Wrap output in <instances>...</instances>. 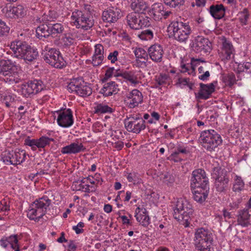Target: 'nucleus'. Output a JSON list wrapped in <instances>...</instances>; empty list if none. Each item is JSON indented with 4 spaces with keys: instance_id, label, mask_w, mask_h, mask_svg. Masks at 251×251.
<instances>
[{
    "instance_id": "obj_32",
    "label": "nucleus",
    "mask_w": 251,
    "mask_h": 251,
    "mask_svg": "<svg viewBox=\"0 0 251 251\" xmlns=\"http://www.w3.org/2000/svg\"><path fill=\"white\" fill-rule=\"evenodd\" d=\"M164 9V7L161 3H154L152 5L151 13L155 21H159L163 18Z\"/></svg>"
},
{
    "instance_id": "obj_6",
    "label": "nucleus",
    "mask_w": 251,
    "mask_h": 251,
    "mask_svg": "<svg viewBox=\"0 0 251 251\" xmlns=\"http://www.w3.org/2000/svg\"><path fill=\"white\" fill-rule=\"evenodd\" d=\"M200 140L202 147L210 152L214 151L222 143L220 135L214 130H204L201 132Z\"/></svg>"
},
{
    "instance_id": "obj_24",
    "label": "nucleus",
    "mask_w": 251,
    "mask_h": 251,
    "mask_svg": "<svg viewBox=\"0 0 251 251\" xmlns=\"http://www.w3.org/2000/svg\"><path fill=\"white\" fill-rule=\"evenodd\" d=\"M237 219L238 225L242 227H248L251 225L250 217L248 208H244L238 211Z\"/></svg>"
},
{
    "instance_id": "obj_18",
    "label": "nucleus",
    "mask_w": 251,
    "mask_h": 251,
    "mask_svg": "<svg viewBox=\"0 0 251 251\" xmlns=\"http://www.w3.org/2000/svg\"><path fill=\"white\" fill-rule=\"evenodd\" d=\"M200 88L198 93H195L196 98L199 100H207L209 99L211 94L215 91V85L214 83L204 84H200Z\"/></svg>"
},
{
    "instance_id": "obj_36",
    "label": "nucleus",
    "mask_w": 251,
    "mask_h": 251,
    "mask_svg": "<svg viewBox=\"0 0 251 251\" xmlns=\"http://www.w3.org/2000/svg\"><path fill=\"white\" fill-rule=\"evenodd\" d=\"M38 55V51L37 49L31 48L29 45V48L26 50L21 59L25 61L31 62L36 59Z\"/></svg>"
},
{
    "instance_id": "obj_4",
    "label": "nucleus",
    "mask_w": 251,
    "mask_h": 251,
    "mask_svg": "<svg viewBox=\"0 0 251 251\" xmlns=\"http://www.w3.org/2000/svg\"><path fill=\"white\" fill-rule=\"evenodd\" d=\"M213 241V235L208 230L200 228L196 231L194 245L198 251H213L211 247Z\"/></svg>"
},
{
    "instance_id": "obj_31",
    "label": "nucleus",
    "mask_w": 251,
    "mask_h": 251,
    "mask_svg": "<svg viewBox=\"0 0 251 251\" xmlns=\"http://www.w3.org/2000/svg\"><path fill=\"white\" fill-rule=\"evenodd\" d=\"M75 42L74 38L70 36H64L59 40H55L54 43L59 48L63 50L68 49L71 46L73 45Z\"/></svg>"
},
{
    "instance_id": "obj_45",
    "label": "nucleus",
    "mask_w": 251,
    "mask_h": 251,
    "mask_svg": "<svg viewBox=\"0 0 251 251\" xmlns=\"http://www.w3.org/2000/svg\"><path fill=\"white\" fill-rule=\"evenodd\" d=\"M127 81L133 86H135L139 83V81L138 80V77L135 73L131 72H126V81Z\"/></svg>"
},
{
    "instance_id": "obj_63",
    "label": "nucleus",
    "mask_w": 251,
    "mask_h": 251,
    "mask_svg": "<svg viewBox=\"0 0 251 251\" xmlns=\"http://www.w3.org/2000/svg\"><path fill=\"white\" fill-rule=\"evenodd\" d=\"M14 100V98L11 96L8 95L4 97L3 102L5 104L7 107L11 106V102Z\"/></svg>"
},
{
    "instance_id": "obj_5",
    "label": "nucleus",
    "mask_w": 251,
    "mask_h": 251,
    "mask_svg": "<svg viewBox=\"0 0 251 251\" xmlns=\"http://www.w3.org/2000/svg\"><path fill=\"white\" fill-rule=\"evenodd\" d=\"M73 25L84 30L90 29L94 25L93 16L89 11L75 10L71 17Z\"/></svg>"
},
{
    "instance_id": "obj_34",
    "label": "nucleus",
    "mask_w": 251,
    "mask_h": 251,
    "mask_svg": "<svg viewBox=\"0 0 251 251\" xmlns=\"http://www.w3.org/2000/svg\"><path fill=\"white\" fill-rule=\"evenodd\" d=\"M130 7L135 13H143L147 8L146 3L140 0H131Z\"/></svg>"
},
{
    "instance_id": "obj_17",
    "label": "nucleus",
    "mask_w": 251,
    "mask_h": 251,
    "mask_svg": "<svg viewBox=\"0 0 251 251\" xmlns=\"http://www.w3.org/2000/svg\"><path fill=\"white\" fill-rule=\"evenodd\" d=\"M44 88V85L41 80L35 79L33 81H28L23 85L22 91L25 93V95H29L35 94L40 92Z\"/></svg>"
},
{
    "instance_id": "obj_8",
    "label": "nucleus",
    "mask_w": 251,
    "mask_h": 251,
    "mask_svg": "<svg viewBox=\"0 0 251 251\" xmlns=\"http://www.w3.org/2000/svg\"><path fill=\"white\" fill-rule=\"evenodd\" d=\"M43 58L47 63L54 68L61 69L65 66L66 62L60 51L54 48L46 49Z\"/></svg>"
},
{
    "instance_id": "obj_41",
    "label": "nucleus",
    "mask_w": 251,
    "mask_h": 251,
    "mask_svg": "<svg viewBox=\"0 0 251 251\" xmlns=\"http://www.w3.org/2000/svg\"><path fill=\"white\" fill-rule=\"evenodd\" d=\"M53 138H49L46 136H42L39 139H37V145L38 148H44L47 146H49L51 142H53Z\"/></svg>"
},
{
    "instance_id": "obj_11",
    "label": "nucleus",
    "mask_w": 251,
    "mask_h": 251,
    "mask_svg": "<svg viewBox=\"0 0 251 251\" xmlns=\"http://www.w3.org/2000/svg\"><path fill=\"white\" fill-rule=\"evenodd\" d=\"M190 47L197 53L210 52L212 50V43L207 38L197 36L192 40Z\"/></svg>"
},
{
    "instance_id": "obj_22",
    "label": "nucleus",
    "mask_w": 251,
    "mask_h": 251,
    "mask_svg": "<svg viewBox=\"0 0 251 251\" xmlns=\"http://www.w3.org/2000/svg\"><path fill=\"white\" fill-rule=\"evenodd\" d=\"M86 148L82 143L77 142L71 143L70 144L62 148L61 152L63 154H75L84 151Z\"/></svg>"
},
{
    "instance_id": "obj_55",
    "label": "nucleus",
    "mask_w": 251,
    "mask_h": 251,
    "mask_svg": "<svg viewBox=\"0 0 251 251\" xmlns=\"http://www.w3.org/2000/svg\"><path fill=\"white\" fill-rule=\"evenodd\" d=\"M151 19L148 17H140L139 16V21L140 22V25H141V28L142 27H147L151 25L150 22Z\"/></svg>"
},
{
    "instance_id": "obj_26",
    "label": "nucleus",
    "mask_w": 251,
    "mask_h": 251,
    "mask_svg": "<svg viewBox=\"0 0 251 251\" xmlns=\"http://www.w3.org/2000/svg\"><path fill=\"white\" fill-rule=\"evenodd\" d=\"M126 21L130 28L133 29H139L141 28L140 25L139 14L135 13H131L126 16Z\"/></svg>"
},
{
    "instance_id": "obj_1",
    "label": "nucleus",
    "mask_w": 251,
    "mask_h": 251,
    "mask_svg": "<svg viewBox=\"0 0 251 251\" xmlns=\"http://www.w3.org/2000/svg\"><path fill=\"white\" fill-rule=\"evenodd\" d=\"M173 209L174 218L183 222L182 224L185 227L188 226L190 224V218L194 212L192 204L186 200L180 199L177 201Z\"/></svg>"
},
{
    "instance_id": "obj_37",
    "label": "nucleus",
    "mask_w": 251,
    "mask_h": 251,
    "mask_svg": "<svg viewBox=\"0 0 251 251\" xmlns=\"http://www.w3.org/2000/svg\"><path fill=\"white\" fill-rule=\"evenodd\" d=\"M58 17V14L55 10H50L42 16V21L46 23H52Z\"/></svg>"
},
{
    "instance_id": "obj_35",
    "label": "nucleus",
    "mask_w": 251,
    "mask_h": 251,
    "mask_svg": "<svg viewBox=\"0 0 251 251\" xmlns=\"http://www.w3.org/2000/svg\"><path fill=\"white\" fill-rule=\"evenodd\" d=\"M134 52L137 62H140L141 64L146 63L148 59L149 54L144 49L140 48L136 49Z\"/></svg>"
},
{
    "instance_id": "obj_46",
    "label": "nucleus",
    "mask_w": 251,
    "mask_h": 251,
    "mask_svg": "<svg viewBox=\"0 0 251 251\" xmlns=\"http://www.w3.org/2000/svg\"><path fill=\"white\" fill-rule=\"evenodd\" d=\"M164 3L172 8L179 7L184 3V0H163Z\"/></svg>"
},
{
    "instance_id": "obj_61",
    "label": "nucleus",
    "mask_w": 251,
    "mask_h": 251,
    "mask_svg": "<svg viewBox=\"0 0 251 251\" xmlns=\"http://www.w3.org/2000/svg\"><path fill=\"white\" fill-rule=\"evenodd\" d=\"M114 68L113 67L109 68L106 71L104 77L102 79V82H106L110 77L112 76L114 73Z\"/></svg>"
},
{
    "instance_id": "obj_54",
    "label": "nucleus",
    "mask_w": 251,
    "mask_h": 251,
    "mask_svg": "<svg viewBox=\"0 0 251 251\" xmlns=\"http://www.w3.org/2000/svg\"><path fill=\"white\" fill-rule=\"evenodd\" d=\"M103 58V55H96L94 54L92 57V64L94 66H98L102 63Z\"/></svg>"
},
{
    "instance_id": "obj_48",
    "label": "nucleus",
    "mask_w": 251,
    "mask_h": 251,
    "mask_svg": "<svg viewBox=\"0 0 251 251\" xmlns=\"http://www.w3.org/2000/svg\"><path fill=\"white\" fill-rule=\"evenodd\" d=\"M224 81L226 85L231 87L236 83L235 75L233 73L228 74L226 76L224 77Z\"/></svg>"
},
{
    "instance_id": "obj_53",
    "label": "nucleus",
    "mask_w": 251,
    "mask_h": 251,
    "mask_svg": "<svg viewBox=\"0 0 251 251\" xmlns=\"http://www.w3.org/2000/svg\"><path fill=\"white\" fill-rule=\"evenodd\" d=\"M93 188V186H90L89 185H83L82 183H80L76 186V189L77 191H81L83 192L90 193V192L95 191V189L90 190V188Z\"/></svg>"
},
{
    "instance_id": "obj_14",
    "label": "nucleus",
    "mask_w": 251,
    "mask_h": 251,
    "mask_svg": "<svg viewBox=\"0 0 251 251\" xmlns=\"http://www.w3.org/2000/svg\"><path fill=\"white\" fill-rule=\"evenodd\" d=\"M25 152L21 151H8L5 153L2 158L3 162L6 165L11 164L16 166L25 161Z\"/></svg>"
},
{
    "instance_id": "obj_27",
    "label": "nucleus",
    "mask_w": 251,
    "mask_h": 251,
    "mask_svg": "<svg viewBox=\"0 0 251 251\" xmlns=\"http://www.w3.org/2000/svg\"><path fill=\"white\" fill-rule=\"evenodd\" d=\"M50 35L49 24H43L39 25L36 29V36L39 39L47 38Z\"/></svg>"
},
{
    "instance_id": "obj_51",
    "label": "nucleus",
    "mask_w": 251,
    "mask_h": 251,
    "mask_svg": "<svg viewBox=\"0 0 251 251\" xmlns=\"http://www.w3.org/2000/svg\"><path fill=\"white\" fill-rule=\"evenodd\" d=\"M115 201L117 202V205L119 208L123 205L122 202H126V195L124 191H121L119 192L116 198Z\"/></svg>"
},
{
    "instance_id": "obj_25",
    "label": "nucleus",
    "mask_w": 251,
    "mask_h": 251,
    "mask_svg": "<svg viewBox=\"0 0 251 251\" xmlns=\"http://www.w3.org/2000/svg\"><path fill=\"white\" fill-rule=\"evenodd\" d=\"M209 11L215 19H221L225 16L226 9L222 4H212L210 6Z\"/></svg>"
},
{
    "instance_id": "obj_40",
    "label": "nucleus",
    "mask_w": 251,
    "mask_h": 251,
    "mask_svg": "<svg viewBox=\"0 0 251 251\" xmlns=\"http://www.w3.org/2000/svg\"><path fill=\"white\" fill-rule=\"evenodd\" d=\"M244 182L241 177L236 176L232 188L233 191L239 192L244 189Z\"/></svg>"
},
{
    "instance_id": "obj_49",
    "label": "nucleus",
    "mask_w": 251,
    "mask_h": 251,
    "mask_svg": "<svg viewBox=\"0 0 251 251\" xmlns=\"http://www.w3.org/2000/svg\"><path fill=\"white\" fill-rule=\"evenodd\" d=\"M249 17V13L247 8H244L239 13V19L242 25H246Z\"/></svg>"
},
{
    "instance_id": "obj_10",
    "label": "nucleus",
    "mask_w": 251,
    "mask_h": 251,
    "mask_svg": "<svg viewBox=\"0 0 251 251\" xmlns=\"http://www.w3.org/2000/svg\"><path fill=\"white\" fill-rule=\"evenodd\" d=\"M191 185L193 188H204L209 190L208 178L203 170L199 169L192 172Z\"/></svg>"
},
{
    "instance_id": "obj_29",
    "label": "nucleus",
    "mask_w": 251,
    "mask_h": 251,
    "mask_svg": "<svg viewBox=\"0 0 251 251\" xmlns=\"http://www.w3.org/2000/svg\"><path fill=\"white\" fill-rule=\"evenodd\" d=\"M139 211L136 215L137 220L144 226H147L150 223V218L145 208H138Z\"/></svg>"
},
{
    "instance_id": "obj_56",
    "label": "nucleus",
    "mask_w": 251,
    "mask_h": 251,
    "mask_svg": "<svg viewBox=\"0 0 251 251\" xmlns=\"http://www.w3.org/2000/svg\"><path fill=\"white\" fill-rule=\"evenodd\" d=\"M13 9V7H5L2 9L3 13H4L7 17L11 18H15V16L12 12Z\"/></svg>"
},
{
    "instance_id": "obj_28",
    "label": "nucleus",
    "mask_w": 251,
    "mask_h": 251,
    "mask_svg": "<svg viewBox=\"0 0 251 251\" xmlns=\"http://www.w3.org/2000/svg\"><path fill=\"white\" fill-rule=\"evenodd\" d=\"M193 198L194 200L199 203L204 201L207 197L209 190L204 188L199 189V188H193Z\"/></svg>"
},
{
    "instance_id": "obj_43",
    "label": "nucleus",
    "mask_w": 251,
    "mask_h": 251,
    "mask_svg": "<svg viewBox=\"0 0 251 251\" xmlns=\"http://www.w3.org/2000/svg\"><path fill=\"white\" fill-rule=\"evenodd\" d=\"M8 240L9 242L10 248L14 250L15 251H19V241L17 235H11L8 237Z\"/></svg>"
},
{
    "instance_id": "obj_7",
    "label": "nucleus",
    "mask_w": 251,
    "mask_h": 251,
    "mask_svg": "<svg viewBox=\"0 0 251 251\" xmlns=\"http://www.w3.org/2000/svg\"><path fill=\"white\" fill-rule=\"evenodd\" d=\"M67 89L69 92L82 97L90 96L92 92L91 88L82 78L80 77L72 79L67 86Z\"/></svg>"
},
{
    "instance_id": "obj_57",
    "label": "nucleus",
    "mask_w": 251,
    "mask_h": 251,
    "mask_svg": "<svg viewBox=\"0 0 251 251\" xmlns=\"http://www.w3.org/2000/svg\"><path fill=\"white\" fill-rule=\"evenodd\" d=\"M9 29V27L6 25L4 22L0 21V36L8 33Z\"/></svg>"
},
{
    "instance_id": "obj_3",
    "label": "nucleus",
    "mask_w": 251,
    "mask_h": 251,
    "mask_svg": "<svg viewBox=\"0 0 251 251\" xmlns=\"http://www.w3.org/2000/svg\"><path fill=\"white\" fill-rule=\"evenodd\" d=\"M185 22L175 21L168 27V32L176 40L181 43H186L192 32L189 23Z\"/></svg>"
},
{
    "instance_id": "obj_30",
    "label": "nucleus",
    "mask_w": 251,
    "mask_h": 251,
    "mask_svg": "<svg viewBox=\"0 0 251 251\" xmlns=\"http://www.w3.org/2000/svg\"><path fill=\"white\" fill-rule=\"evenodd\" d=\"M117 86L114 81H110L104 84L103 88L100 90V93L105 97L111 96L117 93Z\"/></svg>"
},
{
    "instance_id": "obj_52",
    "label": "nucleus",
    "mask_w": 251,
    "mask_h": 251,
    "mask_svg": "<svg viewBox=\"0 0 251 251\" xmlns=\"http://www.w3.org/2000/svg\"><path fill=\"white\" fill-rule=\"evenodd\" d=\"M161 178L163 181L168 185H170L175 182L174 176L168 173L163 175Z\"/></svg>"
},
{
    "instance_id": "obj_44",
    "label": "nucleus",
    "mask_w": 251,
    "mask_h": 251,
    "mask_svg": "<svg viewBox=\"0 0 251 251\" xmlns=\"http://www.w3.org/2000/svg\"><path fill=\"white\" fill-rule=\"evenodd\" d=\"M138 36L142 40L148 41L152 39L153 33L151 30L147 29L142 31L141 33L138 35Z\"/></svg>"
},
{
    "instance_id": "obj_59",
    "label": "nucleus",
    "mask_w": 251,
    "mask_h": 251,
    "mask_svg": "<svg viewBox=\"0 0 251 251\" xmlns=\"http://www.w3.org/2000/svg\"><path fill=\"white\" fill-rule=\"evenodd\" d=\"M119 52L117 50H114L113 52H110L107 56V59L111 61L112 63H114L118 59L117 57Z\"/></svg>"
},
{
    "instance_id": "obj_50",
    "label": "nucleus",
    "mask_w": 251,
    "mask_h": 251,
    "mask_svg": "<svg viewBox=\"0 0 251 251\" xmlns=\"http://www.w3.org/2000/svg\"><path fill=\"white\" fill-rule=\"evenodd\" d=\"M10 59L0 60V75L5 77Z\"/></svg>"
},
{
    "instance_id": "obj_23",
    "label": "nucleus",
    "mask_w": 251,
    "mask_h": 251,
    "mask_svg": "<svg viewBox=\"0 0 251 251\" xmlns=\"http://www.w3.org/2000/svg\"><path fill=\"white\" fill-rule=\"evenodd\" d=\"M163 53L162 47L158 44L153 45L148 49V54L150 58L155 62H160L162 61Z\"/></svg>"
},
{
    "instance_id": "obj_64",
    "label": "nucleus",
    "mask_w": 251,
    "mask_h": 251,
    "mask_svg": "<svg viewBox=\"0 0 251 251\" xmlns=\"http://www.w3.org/2000/svg\"><path fill=\"white\" fill-rule=\"evenodd\" d=\"M243 71L247 73L251 74V62H244L242 65Z\"/></svg>"
},
{
    "instance_id": "obj_16",
    "label": "nucleus",
    "mask_w": 251,
    "mask_h": 251,
    "mask_svg": "<svg viewBox=\"0 0 251 251\" xmlns=\"http://www.w3.org/2000/svg\"><path fill=\"white\" fill-rule=\"evenodd\" d=\"M9 47L13 52L14 56L21 59L29 45L25 41L15 40L11 42Z\"/></svg>"
},
{
    "instance_id": "obj_33",
    "label": "nucleus",
    "mask_w": 251,
    "mask_h": 251,
    "mask_svg": "<svg viewBox=\"0 0 251 251\" xmlns=\"http://www.w3.org/2000/svg\"><path fill=\"white\" fill-rule=\"evenodd\" d=\"M126 179L129 183V186H137L142 183L140 175L135 172L127 173Z\"/></svg>"
},
{
    "instance_id": "obj_19",
    "label": "nucleus",
    "mask_w": 251,
    "mask_h": 251,
    "mask_svg": "<svg viewBox=\"0 0 251 251\" xmlns=\"http://www.w3.org/2000/svg\"><path fill=\"white\" fill-rule=\"evenodd\" d=\"M122 16L121 11L118 8L113 7L108 8L102 14V19L104 22L113 23L116 22Z\"/></svg>"
},
{
    "instance_id": "obj_9",
    "label": "nucleus",
    "mask_w": 251,
    "mask_h": 251,
    "mask_svg": "<svg viewBox=\"0 0 251 251\" xmlns=\"http://www.w3.org/2000/svg\"><path fill=\"white\" fill-rule=\"evenodd\" d=\"M213 176L215 179V186L216 190L220 192L226 191L229 182L226 171L220 167H214Z\"/></svg>"
},
{
    "instance_id": "obj_39",
    "label": "nucleus",
    "mask_w": 251,
    "mask_h": 251,
    "mask_svg": "<svg viewBox=\"0 0 251 251\" xmlns=\"http://www.w3.org/2000/svg\"><path fill=\"white\" fill-rule=\"evenodd\" d=\"M95 113L97 114L111 113L112 108L103 103H97L94 107Z\"/></svg>"
},
{
    "instance_id": "obj_60",
    "label": "nucleus",
    "mask_w": 251,
    "mask_h": 251,
    "mask_svg": "<svg viewBox=\"0 0 251 251\" xmlns=\"http://www.w3.org/2000/svg\"><path fill=\"white\" fill-rule=\"evenodd\" d=\"M95 53L96 55H103L104 49L101 44H97L95 46Z\"/></svg>"
},
{
    "instance_id": "obj_42",
    "label": "nucleus",
    "mask_w": 251,
    "mask_h": 251,
    "mask_svg": "<svg viewBox=\"0 0 251 251\" xmlns=\"http://www.w3.org/2000/svg\"><path fill=\"white\" fill-rule=\"evenodd\" d=\"M16 18H23L26 14V9L22 5H18L13 7L12 11Z\"/></svg>"
},
{
    "instance_id": "obj_62",
    "label": "nucleus",
    "mask_w": 251,
    "mask_h": 251,
    "mask_svg": "<svg viewBox=\"0 0 251 251\" xmlns=\"http://www.w3.org/2000/svg\"><path fill=\"white\" fill-rule=\"evenodd\" d=\"M0 246L4 249H8L10 248L9 242L7 237H3L0 240Z\"/></svg>"
},
{
    "instance_id": "obj_20",
    "label": "nucleus",
    "mask_w": 251,
    "mask_h": 251,
    "mask_svg": "<svg viewBox=\"0 0 251 251\" xmlns=\"http://www.w3.org/2000/svg\"><path fill=\"white\" fill-rule=\"evenodd\" d=\"M234 49L231 43L224 39L223 42L222 51L220 53V57L222 60L226 61L230 60L234 56Z\"/></svg>"
},
{
    "instance_id": "obj_47",
    "label": "nucleus",
    "mask_w": 251,
    "mask_h": 251,
    "mask_svg": "<svg viewBox=\"0 0 251 251\" xmlns=\"http://www.w3.org/2000/svg\"><path fill=\"white\" fill-rule=\"evenodd\" d=\"M169 78V77L168 75L161 73L159 75L155 76L154 80L156 83L158 85L160 86L167 83V81Z\"/></svg>"
},
{
    "instance_id": "obj_13",
    "label": "nucleus",
    "mask_w": 251,
    "mask_h": 251,
    "mask_svg": "<svg viewBox=\"0 0 251 251\" xmlns=\"http://www.w3.org/2000/svg\"><path fill=\"white\" fill-rule=\"evenodd\" d=\"M21 67L15 62L10 60L7 71L4 81L9 84H13L20 82L21 79L19 75Z\"/></svg>"
},
{
    "instance_id": "obj_21",
    "label": "nucleus",
    "mask_w": 251,
    "mask_h": 251,
    "mask_svg": "<svg viewBox=\"0 0 251 251\" xmlns=\"http://www.w3.org/2000/svg\"><path fill=\"white\" fill-rule=\"evenodd\" d=\"M143 100L142 93L137 89H134L126 96V104L131 108L138 105Z\"/></svg>"
},
{
    "instance_id": "obj_38",
    "label": "nucleus",
    "mask_w": 251,
    "mask_h": 251,
    "mask_svg": "<svg viewBox=\"0 0 251 251\" xmlns=\"http://www.w3.org/2000/svg\"><path fill=\"white\" fill-rule=\"evenodd\" d=\"M51 35H57L63 33L64 25L60 23H49Z\"/></svg>"
},
{
    "instance_id": "obj_58",
    "label": "nucleus",
    "mask_w": 251,
    "mask_h": 251,
    "mask_svg": "<svg viewBox=\"0 0 251 251\" xmlns=\"http://www.w3.org/2000/svg\"><path fill=\"white\" fill-rule=\"evenodd\" d=\"M201 62H205L204 61H201L199 59L192 58L190 66L191 68V73H193L195 70V68L199 65Z\"/></svg>"
},
{
    "instance_id": "obj_2",
    "label": "nucleus",
    "mask_w": 251,
    "mask_h": 251,
    "mask_svg": "<svg viewBox=\"0 0 251 251\" xmlns=\"http://www.w3.org/2000/svg\"><path fill=\"white\" fill-rule=\"evenodd\" d=\"M51 204V200L46 196L35 201L27 211V216L31 220L38 222L46 213Z\"/></svg>"
},
{
    "instance_id": "obj_15",
    "label": "nucleus",
    "mask_w": 251,
    "mask_h": 251,
    "mask_svg": "<svg viewBox=\"0 0 251 251\" xmlns=\"http://www.w3.org/2000/svg\"><path fill=\"white\" fill-rule=\"evenodd\" d=\"M57 113L58 114L57 122L60 126L67 128L73 125V113L71 109L58 111H57Z\"/></svg>"
},
{
    "instance_id": "obj_12",
    "label": "nucleus",
    "mask_w": 251,
    "mask_h": 251,
    "mask_svg": "<svg viewBox=\"0 0 251 251\" xmlns=\"http://www.w3.org/2000/svg\"><path fill=\"white\" fill-rule=\"evenodd\" d=\"M128 121L126 126V130L135 133H139L146 128L145 121L140 119L138 113L129 114L126 116V121Z\"/></svg>"
}]
</instances>
